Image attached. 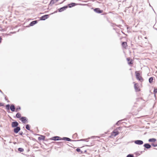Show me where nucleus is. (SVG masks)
Returning a JSON list of instances; mask_svg holds the SVG:
<instances>
[{"label":"nucleus","mask_w":157,"mask_h":157,"mask_svg":"<svg viewBox=\"0 0 157 157\" xmlns=\"http://www.w3.org/2000/svg\"><path fill=\"white\" fill-rule=\"evenodd\" d=\"M86 139H81L78 140H73L68 137H63L61 138V140H64L65 141H86Z\"/></svg>","instance_id":"1"},{"label":"nucleus","mask_w":157,"mask_h":157,"mask_svg":"<svg viewBox=\"0 0 157 157\" xmlns=\"http://www.w3.org/2000/svg\"><path fill=\"white\" fill-rule=\"evenodd\" d=\"M135 73L136 79L140 82H143L144 81V79L140 75V73L137 71H136Z\"/></svg>","instance_id":"2"},{"label":"nucleus","mask_w":157,"mask_h":157,"mask_svg":"<svg viewBox=\"0 0 157 157\" xmlns=\"http://www.w3.org/2000/svg\"><path fill=\"white\" fill-rule=\"evenodd\" d=\"M20 121L24 124H25L28 122V119L25 117L21 116L20 115Z\"/></svg>","instance_id":"3"},{"label":"nucleus","mask_w":157,"mask_h":157,"mask_svg":"<svg viewBox=\"0 0 157 157\" xmlns=\"http://www.w3.org/2000/svg\"><path fill=\"white\" fill-rule=\"evenodd\" d=\"M19 123L16 121H14L11 123V127L13 128H15L18 127Z\"/></svg>","instance_id":"4"},{"label":"nucleus","mask_w":157,"mask_h":157,"mask_svg":"<svg viewBox=\"0 0 157 157\" xmlns=\"http://www.w3.org/2000/svg\"><path fill=\"white\" fill-rule=\"evenodd\" d=\"M143 146L144 147V150H146V149H149L151 147V145L150 144H149L148 143L145 144Z\"/></svg>","instance_id":"5"},{"label":"nucleus","mask_w":157,"mask_h":157,"mask_svg":"<svg viewBox=\"0 0 157 157\" xmlns=\"http://www.w3.org/2000/svg\"><path fill=\"white\" fill-rule=\"evenodd\" d=\"M134 143L139 145H141L143 144L144 142L142 140H136L134 141Z\"/></svg>","instance_id":"6"},{"label":"nucleus","mask_w":157,"mask_h":157,"mask_svg":"<svg viewBox=\"0 0 157 157\" xmlns=\"http://www.w3.org/2000/svg\"><path fill=\"white\" fill-rule=\"evenodd\" d=\"M94 10L96 13H101L103 12V10H101L99 8H95L94 9Z\"/></svg>","instance_id":"7"},{"label":"nucleus","mask_w":157,"mask_h":157,"mask_svg":"<svg viewBox=\"0 0 157 157\" xmlns=\"http://www.w3.org/2000/svg\"><path fill=\"white\" fill-rule=\"evenodd\" d=\"M68 8V6H64L58 9V11L59 12H62Z\"/></svg>","instance_id":"8"},{"label":"nucleus","mask_w":157,"mask_h":157,"mask_svg":"<svg viewBox=\"0 0 157 157\" xmlns=\"http://www.w3.org/2000/svg\"><path fill=\"white\" fill-rule=\"evenodd\" d=\"M49 17V15L48 14H46L41 16L40 17V20H45L48 18Z\"/></svg>","instance_id":"9"},{"label":"nucleus","mask_w":157,"mask_h":157,"mask_svg":"<svg viewBox=\"0 0 157 157\" xmlns=\"http://www.w3.org/2000/svg\"><path fill=\"white\" fill-rule=\"evenodd\" d=\"M61 137L58 136H54L52 137L51 139L54 141L61 140Z\"/></svg>","instance_id":"10"},{"label":"nucleus","mask_w":157,"mask_h":157,"mask_svg":"<svg viewBox=\"0 0 157 157\" xmlns=\"http://www.w3.org/2000/svg\"><path fill=\"white\" fill-rule=\"evenodd\" d=\"M134 83V87L135 90L136 92H139L140 91V89L138 87V83H135L134 82H133Z\"/></svg>","instance_id":"11"},{"label":"nucleus","mask_w":157,"mask_h":157,"mask_svg":"<svg viewBox=\"0 0 157 157\" xmlns=\"http://www.w3.org/2000/svg\"><path fill=\"white\" fill-rule=\"evenodd\" d=\"M15 105L13 104H11L10 109L12 112H14L15 111Z\"/></svg>","instance_id":"12"},{"label":"nucleus","mask_w":157,"mask_h":157,"mask_svg":"<svg viewBox=\"0 0 157 157\" xmlns=\"http://www.w3.org/2000/svg\"><path fill=\"white\" fill-rule=\"evenodd\" d=\"M13 131L14 133L16 134L17 133L20 131V126L14 128Z\"/></svg>","instance_id":"13"},{"label":"nucleus","mask_w":157,"mask_h":157,"mask_svg":"<svg viewBox=\"0 0 157 157\" xmlns=\"http://www.w3.org/2000/svg\"><path fill=\"white\" fill-rule=\"evenodd\" d=\"M78 5V4L74 2H71L70 4H68V7L69 8H71Z\"/></svg>","instance_id":"14"},{"label":"nucleus","mask_w":157,"mask_h":157,"mask_svg":"<svg viewBox=\"0 0 157 157\" xmlns=\"http://www.w3.org/2000/svg\"><path fill=\"white\" fill-rule=\"evenodd\" d=\"M37 23V20H35L31 22L29 24L30 26H33Z\"/></svg>","instance_id":"15"},{"label":"nucleus","mask_w":157,"mask_h":157,"mask_svg":"<svg viewBox=\"0 0 157 157\" xmlns=\"http://www.w3.org/2000/svg\"><path fill=\"white\" fill-rule=\"evenodd\" d=\"M127 60L128 61V64L129 65L132 64L133 63L132 61L131 60L130 58L129 57L127 58Z\"/></svg>","instance_id":"16"},{"label":"nucleus","mask_w":157,"mask_h":157,"mask_svg":"<svg viewBox=\"0 0 157 157\" xmlns=\"http://www.w3.org/2000/svg\"><path fill=\"white\" fill-rule=\"evenodd\" d=\"M45 136H44L41 135L40 137H38V140H44L45 139Z\"/></svg>","instance_id":"17"},{"label":"nucleus","mask_w":157,"mask_h":157,"mask_svg":"<svg viewBox=\"0 0 157 157\" xmlns=\"http://www.w3.org/2000/svg\"><path fill=\"white\" fill-rule=\"evenodd\" d=\"M156 141V139L154 138H150L148 140V141L149 142H155Z\"/></svg>","instance_id":"18"},{"label":"nucleus","mask_w":157,"mask_h":157,"mask_svg":"<svg viewBox=\"0 0 157 157\" xmlns=\"http://www.w3.org/2000/svg\"><path fill=\"white\" fill-rule=\"evenodd\" d=\"M56 3V2H55V1L54 0H51L49 4V6H52L53 4Z\"/></svg>","instance_id":"19"},{"label":"nucleus","mask_w":157,"mask_h":157,"mask_svg":"<svg viewBox=\"0 0 157 157\" xmlns=\"http://www.w3.org/2000/svg\"><path fill=\"white\" fill-rule=\"evenodd\" d=\"M11 105L7 104L6 105V109L7 110H10Z\"/></svg>","instance_id":"20"},{"label":"nucleus","mask_w":157,"mask_h":157,"mask_svg":"<svg viewBox=\"0 0 157 157\" xmlns=\"http://www.w3.org/2000/svg\"><path fill=\"white\" fill-rule=\"evenodd\" d=\"M127 43L126 42H123L122 43V45L124 48H126V47L127 46Z\"/></svg>","instance_id":"21"},{"label":"nucleus","mask_w":157,"mask_h":157,"mask_svg":"<svg viewBox=\"0 0 157 157\" xmlns=\"http://www.w3.org/2000/svg\"><path fill=\"white\" fill-rule=\"evenodd\" d=\"M14 118H18L20 119V112H17L15 116H13Z\"/></svg>","instance_id":"22"},{"label":"nucleus","mask_w":157,"mask_h":157,"mask_svg":"<svg viewBox=\"0 0 157 157\" xmlns=\"http://www.w3.org/2000/svg\"><path fill=\"white\" fill-rule=\"evenodd\" d=\"M25 128L27 130L30 131H32L31 130H30V126L29 124H26L25 126Z\"/></svg>","instance_id":"23"},{"label":"nucleus","mask_w":157,"mask_h":157,"mask_svg":"<svg viewBox=\"0 0 157 157\" xmlns=\"http://www.w3.org/2000/svg\"><path fill=\"white\" fill-rule=\"evenodd\" d=\"M157 93V88H154L153 93L154 95V96L156 97V94Z\"/></svg>","instance_id":"24"},{"label":"nucleus","mask_w":157,"mask_h":157,"mask_svg":"<svg viewBox=\"0 0 157 157\" xmlns=\"http://www.w3.org/2000/svg\"><path fill=\"white\" fill-rule=\"evenodd\" d=\"M153 80V77H150L149 78V82L150 83H151L152 82Z\"/></svg>","instance_id":"25"},{"label":"nucleus","mask_w":157,"mask_h":157,"mask_svg":"<svg viewBox=\"0 0 157 157\" xmlns=\"http://www.w3.org/2000/svg\"><path fill=\"white\" fill-rule=\"evenodd\" d=\"M113 132L114 134V136H116L117 135L119 134V132L118 131H114Z\"/></svg>","instance_id":"26"},{"label":"nucleus","mask_w":157,"mask_h":157,"mask_svg":"<svg viewBox=\"0 0 157 157\" xmlns=\"http://www.w3.org/2000/svg\"><path fill=\"white\" fill-rule=\"evenodd\" d=\"M0 35H1L0 36H7L9 35V34H7L6 33H2L0 34Z\"/></svg>","instance_id":"27"},{"label":"nucleus","mask_w":157,"mask_h":157,"mask_svg":"<svg viewBox=\"0 0 157 157\" xmlns=\"http://www.w3.org/2000/svg\"><path fill=\"white\" fill-rule=\"evenodd\" d=\"M19 110H20V106L18 105L16 108L15 112H17Z\"/></svg>","instance_id":"28"},{"label":"nucleus","mask_w":157,"mask_h":157,"mask_svg":"<svg viewBox=\"0 0 157 157\" xmlns=\"http://www.w3.org/2000/svg\"><path fill=\"white\" fill-rule=\"evenodd\" d=\"M53 143H56L58 145L61 146V144H62V142H52Z\"/></svg>","instance_id":"29"},{"label":"nucleus","mask_w":157,"mask_h":157,"mask_svg":"<svg viewBox=\"0 0 157 157\" xmlns=\"http://www.w3.org/2000/svg\"><path fill=\"white\" fill-rule=\"evenodd\" d=\"M127 157H134V155L132 154H129L128 155Z\"/></svg>","instance_id":"30"},{"label":"nucleus","mask_w":157,"mask_h":157,"mask_svg":"<svg viewBox=\"0 0 157 157\" xmlns=\"http://www.w3.org/2000/svg\"><path fill=\"white\" fill-rule=\"evenodd\" d=\"M151 145H152V146H153L154 147H156L157 146V144H155L153 143H152L151 144Z\"/></svg>","instance_id":"31"},{"label":"nucleus","mask_w":157,"mask_h":157,"mask_svg":"<svg viewBox=\"0 0 157 157\" xmlns=\"http://www.w3.org/2000/svg\"><path fill=\"white\" fill-rule=\"evenodd\" d=\"M4 104H5L4 103L1 102H0V107H1V106L4 107Z\"/></svg>","instance_id":"32"},{"label":"nucleus","mask_w":157,"mask_h":157,"mask_svg":"<svg viewBox=\"0 0 157 157\" xmlns=\"http://www.w3.org/2000/svg\"><path fill=\"white\" fill-rule=\"evenodd\" d=\"M3 95L4 97V99L6 101L8 99V98L6 96L5 94H4V95Z\"/></svg>","instance_id":"33"},{"label":"nucleus","mask_w":157,"mask_h":157,"mask_svg":"<svg viewBox=\"0 0 157 157\" xmlns=\"http://www.w3.org/2000/svg\"><path fill=\"white\" fill-rule=\"evenodd\" d=\"M122 120H120V121H118L116 124H115V125H118L119 124V123L121 121H122Z\"/></svg>","instance_id":"34"},{"label":"nucleus","mask_w":157,"mask_h":157,"mask_svg":"<svg viewBox=\"0 0 157 157\" xmlns=\"http://www.w3.org/2000/svg\"><path fill=\"white\" fill-rule=\"evenodd\" d=\"M142 98H139L136 99V101H140V100H142Z\"/></svg>","instance_id":"35"},{"label":"nucleus","mask_w":157,"mask_h":157,"mask_svg":"<svg viewBox=\"0 0 157 157\" xmlns=\"http://www.w3.org/2000/svg\"><path fill=\"white\" fill-rule=\"evenodd\" d=\"M76 151L78 152H80V151H81V150L79 148H78L76 149Z\"/></svg>","instance_id":"36"},{"label":"nucleus","mask_w":157,"mask_h":157,"mask_svg":"<svg viewBox=\"0 0 157 157\" xmlns=\"http://www.w3.org/2000/svg\"><path fill=\"white\" fill-rule=\"evenodd\" d=\"M24 151V149L20 147V152H23Z\"/></svg>","instance_id":"37"},{"label":"nucleus","mask_w":157,"mask_h":157,"mask_svg":"<svg viewBox=\"0 0 157 157\" xmlns=\"http://www.w3.org/2000/svg\"><path fill=\"white\" fill-rule=\"evenodd\" d=\"M0 31L3 32L4 31V30L3 28L1 27V28H0Z\"/></svg>","instance_id":"38"},{"label":"nucleus","mask_w":157,"mask_h":157,"mask_svg":"<svg viewBox=\"0 0 157 157\" xmlns=\"http://www.w3.org/2000/svg\"><path fill=\"white\" fill-rule=\"evenodd\" d=\"M0 31L3 32L4 31V30L3 28L1 27V28H0Z\"/></svg>","instance_id":"39"},{"label":"nucleus","mask_w":157,"mask_h":157,"mask_svg":"<svg viewBox=\"0 0 157 157\" xmlns=\"http://www.w3.org/2000/svg\"><path fill=\"white\" fill-rule=\"evenodd\" d=\"M2 40V39L1 36H0V44L1 43Z\"/></svg>","instance_id":"40"},{"label":"nucleus","mask_w":157,"mask_h":157,"mask_svg":"<svg viewBox=\"0 0 157 157\" xmlns=\"http://www.w3.org/2000/svg\"><path fill=\"white\" fill-rule=\"evenodd\" d=\"M18 27V25H16L14 26V27H13V29H15L17 28Z\"/></svg>","instance_id":"41"},{"label":"nucleus","mask_w":157,"mask_h":157,"mask_svg":"<svg viewBox=\"0 0 157 157\" xmlns=\"http://www.w3.org/2000/svg\"><path fill=\"white\" fill-rule=\"evenodd\" d=\"M16 31H15L14 32H10V34H14L15 33H16Z\"/></svg>","instance_id":"42"},{"label":"nucleus","mask_w":157,"mask_h":157,"mask_svg":"<svg viewBox=\"0 0 157 157\" xmlns=\"http://www.w3.org/2000/svg\"><path fill=\"white\" fill-rule=\"evenodd\" d=\"M0 92L3 95H4V94L3 92L0 89Z\"/></svg>","instance_id":"43"},{"label":"nucleus","mask_w":157,"mask_h":157,"mask_svg":"<svg viewBox=\"0 0 157 157\" xmlns=\"http://www.w3.org/2000/svg\"><path fill=\"white\" fill-rule=\"evenodd\" d=\"M106 14H107V13H104L101 14V15H105Z\"/></svg>","instance_id":"44"},{"label":"nucleus","mask_w":157,"mask_h":157,"mask_svg":"<svg viewBox=\"0 0 157 157\" xmlns=\"http://www.w3.org/2000/svg\"><path fill=\"white\" fill-rule=\"evenodd\" d=\"M80 154H82L83 153V152L82 151H81H81H80Z\"/></svg>","instance_id":"45"},{"label":"nucleus","mask_w":157,"mask_h":157,"mask_svg":"<svg viewBox=\"0 0 157 157\" xmlns=\"http://www.w3.org/2000/svg\"><path fill=\"white\" fill-rule=\"evenodd\" d=\"M150 6L152 8V9H153V11H154V12L155 13H155V11H154V10L153 9V8L151 6V5H150Z\"/></svg>","instance_id":"46"},{"label":"nucleus","mask_w":157,"mask_h":157,"mask_svg":"<svg viewBox=\"0 0 157 157\" xmlns=\"http://www.w3.org/2000/svg\"><path fill=\"white\" fill-rule=\"evenodd\" d=\"M6 101H7V102L8 103L10 102V101H9L8 99Z\"/></svg>","instance_id":"47"},{"label":"nucleus","mask_w":157,"mask_h":157,"mask_svg":"<svg viewBox=\"0 0 157 157\" xmlns=\"http://www.w3.org/2000/svg\"><path fill=\"white\" fill-rule=\"evenodd\" d=\"M23 134V132H20V135H22Z\"/></svg>","instance_id":"48"},{"label":"nucleus","mask_w":157,"mask_h":157,"mask_svg":"<svg viewBox=\"0 0 157 157\" xmlns=\"http://www.w3.org/2000/svg\"><path fill=\"white\" fill-rule=\"evenodd\" d=\"M17 150L19 151H20V147H19L17 148Z\"/></svg>","instance_id":"49"},{"label":"nucleus","mask_w":157,"mask_h":157,"mask_svg":"<svg viewBox=\"0 0 157 157\" xmlns=\"http://www.w3.org/2000/svg\"><path fill=\"white\" fill-rule=\"evenodd\" d=\"M7 112L8 113H10V110H7Z\"/></svg>","instance_id":"50"},{"label":"nucleus","mask_w":157,"mask_h":157,"mask_svg":"<svg viewBox=\"0 0 157 157\" xmlns=\"http://www.w3.org/2000/svg\"><path fill=\"white\" fill-rule=\"evenodd\" d=\"M20 31V28H19L17 30V32H19Z\"/></svg>","instance_id":"51"},{"label":"nucleus","mask_w":157,"mask_h":157,"mask_svg":"<svg viewBox=\"0 0 157 157\" xmlns=\"http://www.w3.org/2000/svg\"><path fill=\"white\" fill-rule=\"evenodd\" d=\"M121 128L120 127H118L117 128L119 129H120Z\"/></svg>","instance_id":"52"},{"label":"nucleus","mask_w":157,"mask_h":157,"mask_svg":"<svg viewBox=\"0 0 157 157\" xmlns=\"http://www.w3.org/2000/svg\"><path fill=\"white\" fill-rule=\"evenodd\" d=\"M86 151H87L86 150H85L84 151V153H86Z\"/></svg>","instance_id":"53"},{"label":"nucleus","mask_w":157,"mask_h":157,"mask_svg":"<svg viewBox=\"0 0 157 157\" xmlns=\"http://www.w3.org/2000/svg\"><path fill=\"white\" fill-rule=\"evenodd\" d=\"M2 110L3 111L5 112V111H4V110L2 109Z\"/></svg>","instance_id":"54"},{"label":"nucleus","mask_w":157,"mask_h":157,"mask_svg":"<svg viewBox=\"0 0 157 157\" xmlns=\"http://www.w3.org/2000/svg\"><path fill=\"white\" fill-rule=\"evenodd\" d=\"M56 12H57V11H56L54 12V13H56Z\"/></svg>","instance_id":"55"},{"label":"nucleus","mask_w":157,"mask_h":157,"mask_svg":"<svg viewBox=\"0 0 157 157\" xmlns=\"http://www.w3.org/2000/svg\"><path fill=\"white\" fill-rule=\"evenodd\" d=\"M77 133H76L74 135H77Z\"/></svg>","instance_id":"56"},{"label":"nucleus","mask_w":157,"mask_h":157,"mask_svg":"<svg viewBox=\"0 0 157 157\" xmlns=\"http://www.w3.org/2000/svg\"><path fill=\"white\" fill-rule=\"evenodd\" d=\"M155 29L157 30V28H155Z\"/></svg>","instance_id":"57"},{"label":"nucleus","mask_w":157,"mask_h":157,"mask_svg":"<svg viewBox=\"0 0 157 157\" xmlns=\"http://www.w3.org/2000/svg\"><path fill=\"white\" fill-rule=\"evenodd\" d=\"M154 149H157H157L156 148H154Z\"/></svg>","instance_id":"58"},{"label":"nucleus","mask_w":157,"mask_h":157,"mask_svg":"<svg viewBox=\"0 0 157 157\" xmlns=\"http://www.w3.org/2000/svg\"><path fill=\"white\" fill-rule=\"evenodd\" d=\"M86 146H89V145H86Z\"/></svg>","instance_id":"59"},{"label":"nucleus","mask_w":157,"mask_h":157,"mask_svg":"<svg viewBox=\"0 0 157 157\" xmlns=\"http://www.w3.org/2000/svg\"><path fill=\"white\" fill-rule=\"evenodd\" d=\"M136 104H137L136 103H135V105H136Z\"/></svg>","instance_id":"60"},{"label":"nucleus","mask_w":157,"mask_h":157,"mask_svg":"<svg viewBox=\"0 0 157 157\" xmlns=\"http://www.w3.org/2000/svg\"><path fill=\"white\" fill-rule=\"evenodd\" d=\"M14 143V144H15V143H16V142H15V143Z\"/></svg>","instance_id":"61"},{"label":"nucleus","mask_w":157,"mask_h":157,"mask_svg":"<svg viewBox=\"0 0 157 157\" xmlns=\"http://www.w3.org/2000/svg\"><path fill=\"white\" fill-rule=\"evenodd\" d=\"M0 28H1V26H0Z\"/></svg>","instance_id":"62"}]
</instances>
